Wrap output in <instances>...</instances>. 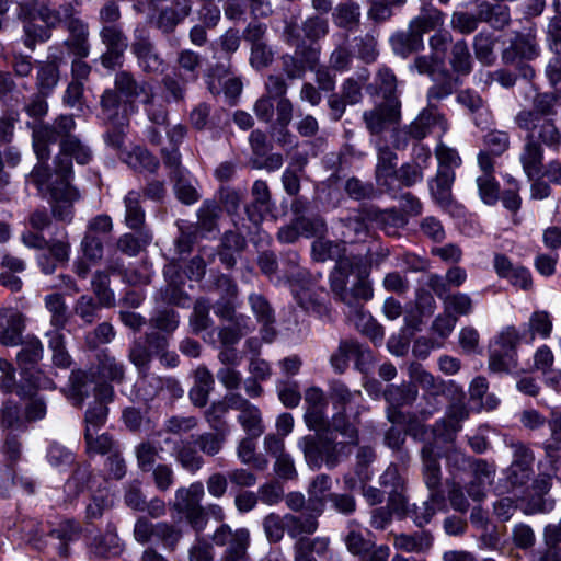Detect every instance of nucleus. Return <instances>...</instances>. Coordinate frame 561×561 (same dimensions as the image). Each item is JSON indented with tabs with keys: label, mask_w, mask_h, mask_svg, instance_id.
<instances>
[{
	"label": "nucleus",
	"mask_w": 561,
	"mask_h": 561,
	"mask_svg": "<svg viewBox=\"0 0 561 561\" xmlns=\"http://www.w3.org/2000/svg\"><path fill=\"white\" fill-rule=\"evenodd\" d=\"M511 145L510 134L504 130L493 129L483 137V146L479 153H485L490 159L502 156Z\"/></svg>",
	"instance_id": "nucleus-53"
},
{
	"label": "nucleus",
	"mask_w": 561,
	"mask_h": 561,
	"mask_svg": "<svg viewBox=\"0 0 561 561\" xmlns=\"http://www.w3.org/2000/svg\"><path fill=\"white\" fill-rule=\"evenodd\" d=\"M479 18L492 27L502 30L510 22V11L504 4L482 3L479 9Z\"/></svg>",
	"instance_id": "nucleus-55"
},
{
	"label": "nucleus",
	"mask_w": 561,
	"mask_h": 561,
	"mask_svg": "<svg viewBox=\"0 0 561 561\" xmlns=\"http://www.w3.org/2000/svg\"><path fill=\"white\" fill-rule=\"evenodd\" d=\"M22 340L20 320L15 317H0V343L5 346H16Z\"/></svg>",
	"instance_id": "nucleus-64"
},
{
	"label": "nucleus",
	"mask_w": 561,
	"mask_h": 561,
	"mask_svg": "<svg viewBox=\"0 0 561 561\" xmlns=\"http://www.w3.org/2000/svg\"><path fill=\"white\" fill-rule=\"evenodd\" d=\"M478 164L483 172L482 175L477 178V186L480 198L486 205H495L500 198V186L494 173V161L485 153L478 154Z\"/></svg>",
	"instance_id": "nucleus-22"
},
{
	"label": "nucleus",
	"mask_w": 561,
	"mask_h": 561,
	"mask_svg": "<svg viewBox=\"0 0 561 561\" xmlns=\"http://www.w3.org/2000/svg\"><path fill=\"white\" fill-rule=\"evenodd\" d=\"M19 345H21V350L16 355V360L21 374L26 376L43 358L44 347L41 340L34 335L26 336Z\"/></svg>",
	"instance_id": "nucleus-33"
},
{
	"label": "nucleus",
	"mask_w": 561,
	"mask_h": 561,
	"mask_svg": "<svg viewBox=\"0 0 561 561\" xmlns=\"http://www.w3.org/2000/svg\"><path fill=\"white\" fill-rule=\"evenodd\" d=\"M527 135H533L542 147H547L553 152L561 150V128L552 118H545L535 124L534 129L523 130Z\"/></svg>",
	"instance_id": "nucleus-34"
},
{
	"label": "nucleus",
	"mask_w": 561,
	"mask_h": 561,
	"mask_svg": "<svg viewBox=\"0 0 561 561\" xmlns=\"http://www.w3.org/2000/svg\"><path fill=\"white\" fill-rule=\"evenodd\" d=\"M221 215V207L215 199H206L197 210L198 227L205 232H213L217 228V220Z\"/></svg>",
	"instance_id": "nucleus-57"
},
{
	"label": "nucleus",
	"mask_w": 561,
	"mask_h": 561,
	"mask_svg": "<svg viewBox=\"0 0 561 561\" xmlns=\"http://www.w3.org/2000/svg\"><path fill=\"white\" fill-rule=\"evenodd\" d=\"M539 55V48L535 38L530 35L517 34L507 48L502 53V60L506 65H518L522 77L530 79L534 77V69L523 64L522 60H531Z\"/></svg>",
	"instance_id": "nucleus-12"
},
{
	"label": "nucleus",
	"mask_w": 561,
	"mask_h": 561,
	"mask_svg": "<svg viewBox=\"0 0 561 561\" xmlns=\"http://www.w3.org/2000/svg\"><path fill=\"white\" fill-rule=\"evenodd\" d=\"M226 399L230 409L239 412L237 421L245 434L260 437L265 431L260 408L238 392H228Z\"/></svg>",
	"instance_id": "nucleus-13"
},
{
	"label": "nucleus",
	"mask_w": 561,
	"mask_h": 561,
	"mask_svg": "<svg viewBox=\"0 0 561 561\" xmlns=\"http://www.w3.org/2000/svg\"><path fill=\"white\" fill-rule=\"evenodd\" d=\"M141 195L137 191H129L123 199L125 207L124 221L131 230L144 229L146 213L140 204Z\"/></svg>",
	"instance_id": "nucleus-41"
},
{
	"label": "nucleus",
	"mask_w": 561,
	"mask_h": 561,
	"mask_svg": "<svg viewBox=\"0 0 561 561\" xmlns=\"http://www.w3.org/2000/svg\"><path fill=\"white\" fill-rule=\"evenodd\" d=\"M85 451L89 456L113 454L119 445L108 433L84 432Z\"/></svg>",
	"instance_id": "nucleus-48"
},
{
	"label": "nucleus",
	"mask_w": 561,
	"mask_h": 561,
	"mask_svg": "<svg viewBox=\"0 0 561 561\" xmlns=\"http://www.w3.org/2000/svg\"><path fill=\"white\" fill-rule=\"evenodd\" d=\"M163 442L165 445H172L171 455L184 470L195 473L204 466V458L193 446V438L182 439L168 436Z\"/></svg>",
	"instance_id": "nucleus-21"
},
{
	"label": "nucleus",
	"mask_w": 561,
	"mask_h": 561,
	"mask_svg": "<svg viewBox=\"0 0 561 561\" xmlns=\"http://www.w3.org/2000/svg\"><path fill=\"white\" fill-rule=\"evenodd\" d=\"M367 129L371 134H380L388 124L397 123L400 118L399 104H386L364 113Z\"/></svg>",
	"instance_id": "nucleus-30"
},
{
	"label": "nucleus",
	"mask_w": 561,
	"mask_h": 561,
	"mask_svg": "<svg viewBox=\"0 0 561 561\" xmlns=\"http://www.w3.org/2000/svg\"><path fill=\"white\" fill-rule=\"evenodd\" d=\"M432 80L434 84L427 90V105L425 108H430L432 112H439L438 103L454 93L457 79L453 78L448 71L444 70Z\"/></svg>",
	"instance_id": "nucleus-36"
},
{
	"label": "nucleus",
	"mask_w": 561,
	"mask_h": 561,
	"mask_svg": "<svg viewBox=\"0 0 561 561\" xmlns=\"http://www.w3.org/2000/svg\"><path fill=\"white\" fill-rule=\"evenodd\" d=\"M376 181L387 192H396V172L398 157L388 146L377 147Z\"/></svg>",
	"instance_id": "nucleus-26"
},
{
	"label": "nucleus",
	"mask_w": 561,
	"mask_h": 561,
	"mask_svg": "<svg viewBox=\"0 0 561 561\" xmlns=\"http://www.w3.org/2000/svg\"><path fill=\"white\" fill-rule=\"evenodd\" d=\"M93 380L91 374L84 370H73L69 377L67 397L73 405L81 407L85 398L89 397Z\"/></svg>",
	"instance_id": "nucleus-44"
},
{
	"label": "nucleus",
	"mask_w": 561,
	"mask_h": 561,
	"mask_svg": "<svg viewBox=\"0 0 561 561\" xmlns=\"http://www.w3.org/2000/svg\"><path fill=\"white\" fill-rule=\"evenodd\" d=\"M457 102L467 107L473 115V122L482 127L489 121V112L484 108V102L480 94L472 90H462L457 94Z\"/></svg>",
	"instance_id": "nucleus-46"
},
{
	"label": "nucleus",
	"mask_w": 561,
	"mask_h": 561,
	"mask_svg": "<svg viewBox=\"0 0 561 561\" xmlns=\"http://www.w3.org/2000/svg\"><path fill=\"white\" fill-rule=\"evenodd\" d=\"M65 25L69 32V37L65 45L76 57L85 58L90 53L89 27L80 18L68 15Z\"/></svg>",
	"instance_id": "nucleus-24"
},
{
	"label": "nucleus",
	"mask_w": 561,
	"mask_h": 561,
	"mask_svg": "<svg viewBox=\"0 0 561 561\" xmlns=\"http://www.w3.org/2000/svg\"><path fill=\"white\" fill-rule=\"evenodd\" d=\"M444 21L445 14L440 10L431 3H423L420 13L410 21V26L420 31L423 36L424 33L442 26Z\"/></svg>",
	"instance_id": "nucleus-42"
},
{
	"label": "nucleus",
	"mask_w": 561,
	"mask_h": 561,
	"mask_svg": "<svg viewBox=\"0 0 561 561\" xmlns=\"http://www.w3.org/2000/svg\"><path fill=\"white\" fill-rule=\"evenodd\" d=\"M81 531V525L75 519H64L49 531L50 537L60 541L58 546L59 556L65 558L69 556L68 545L77 541Z\"/></svg>",
	"instance_id": "nucleus-40"
},
{
	"label": "nucleus",
	"mask_w": 561,
	"mask_h": 561,
	"mask_svg": "<svg viewBox=\"0 0 561 561\" xmlns=\"http://www.w3.org/2000/svg\"><path fill=\"white\" fill-rule=\"evenodd\" d=\"M207 87L211 94L224 93L229 104H234L242 91V82L230 75L229 66L216 65L207 77Z\"/></svg>",
	"instance_id": "nucleus-18"
},
{
	"label": "nucleus",
	"mask_w": 561,
	"mask_h": 561,
	"mask_svg": "<svg viewBox=\"0 0 561 561\" xmlns=\"http://www.w3.org/2000/svg\"><path fill=\"white\" fill-rule=\"evenodd\" d=\"M36 80L39 93L48 95L58 83V67L50 62H41L37 68Z\"/></svg>",
	"instance_id": "nucleus-62"
},
{
	"label": "nucleus",
	"mask_w": 561,
	"mask_h": 561,
	"mask_svg": "<svg viewBox=\"0 0 561 561\" xmlns=\"http://www.w3.org/2000/svg\"><path fill=\"white\" fill-rule=\"evenodd\" d=\"M137 233H124L117 240V248L128 256H136L152 241V233L147 229L136 230Z\"/></svg>",
	"instance_id": "nucleus-47"
},
{
	"label": "nucleus",
	"mask_w": 561,
	"mask_h": 561,
	"mask_svg": "<svg viewBox=\"0 0 561 561\" xmlns=\"http://www.w3.org/2000/svg\"><path fill=\"white\" fill-rule=\"evenodd\" d=\"M251 196L252 201L247 205L245 213L250 221L259 225L274 210V203L267 183L263 180H256L252 185Z\"/></svg>",
	"instance_id": "nucleus-19"
},
{
	"label": "nucleus",
	"mask_w": 561,
	"mask_h": 561,
	"mask_svg": "<svg viewBox=\"0 0 561 561\" xmlns=\"http://www.w3.org/2000/svg\"><path fill=\"white\" fill-rule=\"evenodd\" d=\"M390 45L396 55L407 58L411 54L423 49L424 41L420 31L412 28L394 33L390 37Z\"/></svg>",
	"instance_id": "nucleus-35"
},
{
	"label": "nucleus",
	"mask_w": 561,
	"mask_h": 561,
	"mask_svg": "<svg viewBox=\"0 0 561 561\" xmlns=\"http://www.w3.org/2000/svg\"><path fill=\"white\" fill-rule=\"evenodd\" d=\"M393 546L405 552H425L433 546V536L427 530H420L413 534H399L394 536Z\"/></svg>",
	"instance_id": "nucleus-38"
},
{
	"label": "nucleus",
	"mask_w": 561,
	"mask_h": 561,
	"mask_svg": "<svg viewBox=\"0 0 561 561\" xmlns=\"http://www.w3.org/2000/svg\"><path fill=\"white\" fill-rule=\"evenodd\" d=\"M550 438L543 443L546 456L549 459L554 476L561 480V413L552 412L548 421Z\"/></svg>",
	"instance_id": "nucleus-28"
},
{
	"label": "nucleus",
	"mask_w": 561,
	"mask_h": 561,
	"mask_svg": "<svg viewBox=\"0 0 561 561\" xmlns=\"http://www.w3.org/2000/svg\"><path fill=\"white\" fill-rule=\"evenodd\" d=\"M125 162L135 171L154 173L159 168V160L146 148L137 146L126 156Z\"/></svg>",
	"instance_id": "nucleus-50"
},
{
	"label": "nucleus",
	"mask_w": 561,
	"mask_h": 561,
	"mask_svg": "<svg viewBox=\"0 0 561 561\" xmlns=\"http://www.w3.org/2000/svg\"><path fill=\"white\" fill-rule=\"evenodd\" d=\"M72 159L82 165L93 159L91 147L78 137L66 138L60 144V152L54 160L53 174H48L42 163L32 171V178L38 187L48 185L53 216L66 222L72 220L73 203L80 198L78 190L70 184Z\"/></svg>",
	"instance_id": "nucleus-2"
},
{
	"label": "nucleus",
	"mask_w": 561,
	"mask_h": 561,
	"mask_svg": "<svg viewBox=\"0 0 561 561\" xmlns=\"http://www.w3.org/2000/svg\"><path fill=\"white\" fill-rule=\"evenodd\" d=\"M91 286L99 304L111 307L115 302L114 291L110 288V275L104 271H96L92 277Z\"/></svg>",
	"instance_id": "nucleus-58"
},
{
	"label": "nucleus",
	"mask_w": 561,
	"mask_h": 561,
	"mask_svg": "<svg viewBox=\"0 0 561 561\" xmlns=\"http://www.w3.org/2000/svg\"><path fill=\"white\" fill-rule=\"evenodd\" d=\"M416 397L417 389L413 383L387 386L383 391V398L389 404L387 409L388 420L392 424L403 423L405 417L399 409L404 405H411L415 401Z\"/></svg>",
	"instance_id": "nucleus-16"
},
{
	"label": "nucleus",
	"mask_w": 561,
	"mask_h": 561,
	"mask_svg": "<svg viewBox=\"0 0 561 561\" xmlns=\"http://www.w3.org/2000/svg\"><path fill=\"white\" fill-rule=\"evenodd\" d=\"M454 181L455 171H448L447 169L437 171L435 178L428 181L432 197L443 208L451 204V186Z\"/></svg>",
	"instance_id": "nucleus-37"
},
{
	"label": "nucleus",
	"mask_w": 561,
	"mask_h": 561,
	"mask_svg": "<svg viewBox=\"0 0 561 561\" xmlns=\"http://www.w3.org/2000/svg\"><path fill=\"white\" fill-rule=\"evenodd\" d=\"M254 329L250 317H238L237 321L228 322L227 325L214 328L207 331L203 339L205 342L216 346L219 342L221 346H234L239 341Z\"/></svg>",
	"instance_id": "nucleus-17"
},
{
	"label": "nucleus",
	"mask_w": 561,
	"mask_h": 561,
	"mask_svg": "<svg viewBox=\"0 0 561 561\" xmlns=\"http://www.w3.org/2000/svg\"><path fill=\"white\" fill-rule=\"evenodd\" d=\"M523 170L529 180H533L542 171L543 147L535 140L533 135L525 136V144L519 154Z\"/></svg>",
	"instance_id": "nucleus-27"
},
{
	"label": "nucleus",
	"mask_w": 561,
	"mask_h": 561,
	"mask_svg": "<svg viewBox=\"0 0 561 561\" xmlns=\"http://www.w3.org/2000/svg\"><path fill=\"white\" fill-rule=\"evenodd\" d=\"M113 506V496L108 491H99L92 495L89 503L85 506V519L92 523L103 516L105 512L111 510Z\"/></svg>",
	"instance_id": "nucleus-63"
},
{
	"label": "nucleus",
	"mask_w": 561,
	"mask_h": 561,
	"mask_svg": "<svg viewBox=\"0 0 561 561\" xmlns=\"http://www.w3.org/2000/svg\"><path fill=\"white\" fill-rule=\"evenodd\" d=\"M289 289L297 305L307 313L331 320V308L324 290L317 286L308 271H298L289 278Z\"/></svg>",
	"instance_id": "nucleus-5"
},
{
	"label": "nucleus",
	"mask_w": 561,
	"mask_h": 561,
	"mask_svg": "<svg viewBox=\"0 0 561 561\" xmlns=\"http://www.w3.org/2000/svg\"><path fill=\"white\" fill-rule=\"evenodd\" d=\"M512 448L514 459L505 471V485L503 486L502 492L510 493L516 499L524 500L530 495L529 482L534 474V455L531 450L522 443L513 444Z\"/></svg>",
	"instance_id": "nucleus-7"
},
{
	"label": "nucleus",
	"mask_w": 561,
	"mask_h": 561,
	"mask_svg": "<svg viewBox=\"0 0 561 561\" xmlns=\"http://www.w3.org/2000/svg\"><path fill=\"white\" fill-rule=\"evenodd\" d=\"M450 66L459 75H468L471 71V55L466 41H457L451 48Z\"/></svg>",
	"instance_id": "nucleus-61"
},
{
	"label": "nucleus",
	"mask_w": 561,
	"mask_h": 561,
	"mask_svg": "<svg viewBox=\"0 0 561 561\" xmlns=\"http://www.w3.org/2000/svg\"><path fill=\"white\" fill-rule=\"evenodd\" d=\"M446 496L444 491H430L426 500L421 504L413 503L407 506L410 518L417 527L427 525L437 512L446 511Z\"/></svg>",
	"instance_id": "nucleus-20"
},
{
	"label": "nucleus",
	"mask_w": 561,
	"mask_h": 561,
	"mask_svg": "<svg viewBox=\"0 0 561 561\" xmlns=\"http://www.w3.org/2000/svg\"><path fill=\"white\" fill-rule=\"evenodd\" d=\"M205 495L204 485L196 481L188 486H181L174 493L172 508L180 514L187 524L199 534L208 522L206 508L202 505Z\"/></svg>",
	"instance_id": "nucleus-8"
},
{
	"label": "nucleus",
	"mask_w": 561,
	"mask_h": 561,
	"mask_svg": "<svg viewBox=\"0 0 561 561\" xmlns=\"http://www.w3.org/2000/svg\"><path fill=\"white\" fill-rule=\"evenodd\" d=\"M331 488L332 480L330 476L325 473L316 476L307 489V511L317 512L318 515H322L328 502V492Z\"/></svg>",
	"instance_id": "nucleus-31"
},
{
	"label": "nucleus",
	"mask_w": 561,
	"mask_h": 561,
	"mask_svg": "<svg viewBox=\"0 0 561 561\" xmlns=\"http://www.w3.org/2000/svg\"><path fill=\"white\" fill-rule=\"evenodd\" d=\"M528 329L522 333V339L525 343L531 344L536 335L547 339L552 330V321L546 311L534 312L527 324Z\"/></svg>",
	"instance_id": "nucleus-49"
},
{
	"label": "nucleus",
	"mask_w": 561,
	"mask_h": 561,
	"mask_svg": "<svg viewBox=\"0 0 561 561\" xmlns=\"http://www.w3.org/2000/svg\"><path fill=\"white\" fill-rule=\"evenodd\" d=\"M340 244L325 239L312 242V254L317 261L336 259L330 274V288L335 298L352 312L362 313V307L374 296L369 279L370 264L362 255L341 256Z\"/></svg>",
	"instance_id": "nucleus-1"
},
{
	"label": "nucleus",
	"mask_w": 561,
	"mask_h": 561,
	"mask_svg": "<svg viewBox=\"0 0 561 561\" xmlns=\"http://www.w3.org/2000/svg\"><path fill=\"white\" fill-rule=\"evenodd\" d=\"M347 550L360 561H388L390 548L386 545L376 546L373 534L352 520L344 535Z\"/></svg>",
	"instance_id": "nucleus-10"
},
{
	"label": "nucleus",
	"mask_w": 561,
	"mask_h": 561,
	"mask_svg": "<svg viewBox=\"0 0 561 561\" xmlns=\"http://www.w3.org/2000/svg\"><path fill=\"white\" fill-rule=\"evenodd\" d=\"M125 364L118 360L108 348H103L96 354L95 374L99 378L122 383L125 378Z\"/></svg>",
	"instance_id": "nucleus-29"
},
{
	"label": "nucleus",
	"mask_w": 561,
	"mask_h": 561,
	"mask_svg": "<svg viewBox=\"0 0 561 561\" xmlns=\"http://www.w3.org/2000/svg\"><path fill=\"white\" fill-rule=\"evenodd\" d=\"M45 307L50 313V325L53 328H65L68 322L67 305L64 296L58 293L46 295Z\"/></svg>",
	"instance_id": "nucleus-56"
},
{
	"label": "nucleus",
	"mask_w": 561,
	"mask_h": 561,
	"mask_svg": "<svg viewBox=\"0 0 561 561\" xmlns=\"http://www.w3.org/2000/svg\"><path fill=\"white\" fill-rule=\"evenodd\" d=\"M76 122L72 115H59L51 124H38L33 129V148L39 163H46L50 157L49 145L66 138H75L72 131Z\"/></svg>",
	"instance_id": "nucleus-9"
},
{
	"label": "nucleus",
	"mask_w": 561,
	"mask_h": 561,
	"mask_svg": "<svg viewBox=\"0 0 561 561\" xmlns=\"http://www.w3.org/2000/svg\"><path fill=\"white\" fill-rule=\"evenodd\" d=\"M360 7L356 2H343L335 7L332 18L334 24L348 32L356 31L360 23Z\"/></svg>",
	"instance_id": "nucleus-43"
},
{
	"label": "nucleus",
	"mask_w": 561,
	"mask_h": 561,
	"mask_svg": "<svg viewBox=\"0 0 561 561\" xmlns=\"http://www.w3.org/2000/svg\"><path fill=\"white\" fill-rule=\"evenodd\" d=\"M217 546H226L225 553L247 557L250 543V531L247 528L232 530L228 525H221L214 534Z\"/></svg>",
	"instance_id": "nucleus-25"
},
{
	"label": "nucleus",
	"mask_w": 561,
	"mask_h": 561,
	"mask_svg": "<svg viewBox=\"0 0 561 561\" xmlns=\"http://www.w3.org/2000/svg\"><path fill=\"white\" fill-rule=\"evenodd\" d=\"M410 379L417 383L430 396L436 397L443 392V382L426 371L419 363H411L408 367Z\"/></svg>",
	"instance_id": "nucleus-52"
},
{
	"label": "nucleus",
	"mask_w": 561,
	"mask_h": 561,
	"mask_svg": "<svg viewBox=\"0 0 561 561\" xmlns=\"http://www.w3.org/2000/svg\"><path fill=\"white\" fill-rule=\"evenodd\" d=\"M135 39L131 44V51L136 56L138 66L149 73L163 71L164 61L156 51L149 35L144 27H137L134 32Z\"/></svg>",
	"instance_id": "nucleus-14"
},
{
	"label": "nucleus",
	"mask_w": 561,
	"mask_h": 561,
	"mask_svg": "<svg viewBox=\"0 0 561 561\" xmlns=\"http://www.w3.org/2000/svg\"><path fill=\"white\" fill-rule=\"evenodd\" d=\"M90 549L91 553L100 558L116 557L123 550L121 539L115 533H106L103 536L95 537Z\"/></svg>",
	"instance_id": "nucleus-54"
},
{
	"label": "nucleus",
	"mask_w": 561,
	"mask_h": 561,
	"mask_svg": "<svg viewBox=\"0 0 561 561\" xmlns=\"http://www.w3.org/2000/svg\"><path fill=\"white\" fill-rule=\"evenodd\" d=\"M448 127L444 114L424 107L409 125L392 130V145L398 150H404L411 141L423 140L436 128L445 134Z\"/></svg>",
	"instance_id": "nucleus-6"
},
{
	"label": "nucleus",
	"mask_w": 561,
	"mask_h": 561,
	"mask_svg": "<svg viewBox=\"0 0 561 561\" xmlns=\"http://www.w3.org/2000/svg\"><path fill=\"white\" fill-rule=\"evenodd\" d=\"M139 10H144L142 7H157L162 2H170L171 7H167L161 10L158 19L157 26L164 33H170L174 27L182 22L191 13L190 0H136Z\"/></svg>",
	"instance_id": "nucleus-15"
},
{
	"label": "nucleus",
	"mask_w": 561,
	"mask_h": 561,
	"mask_svg": "<svg viewBox=\"0 0 561 561\" xmlns=\"http://www.w3.org/2000/svg\"><path fill=\"white\" fill-rule=\"evenodd\" d=\"M178 76L185 82H194L198 79V71L202 64L199 54L183 49L178 55Z\"/></svg>",
	"instance_id": "nucleus-51"
},
{
	"label": "nucleus",
	"mask_w": 561,
	"mask_h": 561,
	"mask_svg": "<svg viewBox=\"0 0 561 561\" xmlns=\"http://www.w3.org/2000/svg\"><path fill=\"white\" fill-rule=\"evenodd\" d=\"M317 512L307 511L300 515L285 514L286 533L293 539L299 540L312 535L319 526Z\"/></svg>",
	"instance_id": "nucleus-32"
},
{
	"label": "nucleus",
	"mask_w": 561,
	"mask_h": 561,
	"mask_svg": "<svg viewBox=\"0 0 561 561\" xmlns=\"http://www.w3.org/2000/svg\"><path fill=\"white\" fill-rule=\"evenodd\" d=\"M341 234L344 243H356L366 239L368 228L359 216L348 217L342 220Z\"/></svg>",
	"instance_id": "nucleus-59"
},
{
	"label": "nucleus",
	"mask_w": 561,
	"mask_h": 561,
	"mask_svg": "<svg viewBox=\"0 0 561 561\" xmlns=\"http://www.w3.org/2000/svg\"><path fill=\"white\" fill-rule=\"evenodd\" d=\"M100 36L107 49L114 51L116 55H123L128 46L127 37L123 34L122 28L117 24L103 26Z\"/></svg>",
	"instance_id": "nucleus-60"
},
{
	"label": "nucleus",
	"mask_w": 561,
	"mask_h": 561,
	"mask_svg": "<svg viewBox=\"0 0 561 561\" xmlns=\"http://www.w3.org/2000/svg\"><path fill=\"white\" fill-rule=\"evenodd\" d=\"M350 445V439L336 442L330 430L314 435H306L298 440V447L304 453L306 462L313 470H318L322 466L328 469L335 468L341 458L350 454L346 450ZM352 446L354 445L352 444Z\"/></svg>",
	"instance_id": "nucleus-3"
},
{
	"label": "nucleus",
	"mask_w": 561,
	"mask_h": 561,
	"mask_svg": "<svg viewBox=\"0 0 561 561\" xmlns=\"http://www.w3.org/2000/svg\"><path fill=\"white\" fill-rule=\"evenodd\" d=\"M370 77L366 68L358 70L354 76L343 80L340 94L348 102L350 105L358 104L363 99V88L366 85Z\"/></svg>",
	"instance_id": "nucleus-45"
},
{
	"label": "nucleus",
	"mask_w": 561,
	"mask_h": 561,
	"mask_svg": "<svg viewBox=\"0 0 561 561\" xmlns=\"http://www.w3.org/2000/svg\"><path fill=\"white\" fill-rule=\"evenodd\" d=\"M115 90L128 100L140 99L142 103H150L154 98L153 88L147 81H137L125 70L118 71L114 80Z\"/></svg>",
	"instance_id": "nucleus-23"
},
{
	"label": "nucleus",
	"mask_w": 561,
	"mask_h": 561,
	"mask_svg": "<svg viewBox=\"0 0 561 561\" xmlns=\"http://www.w3.org/2000/svg\"><path fill=\"white\" fill-rule=\"evenodd\" d=\"M423 477L428 491H443L440 488V465L438 458L434 454L431 444H426L422 448Z\"/></svg>",
	"instance_id": "nucleus-39"
},
{
	"label": "nucleus",
	"mask_w": 561,
	"mask_h": 561,
	"mask_svg": "<svg viewBox=\"0 0 561 561\" xmlns=\"http://www.w3.org/2000/svg\"><path fill=\"white\" fill-rule=\"evenodd\" d=\"M561 105V93H536L533 108H523L514 117V123L520 130L534 129L535 124L557 114L556 106Z\"/></svg>",
	"instance_id": "nucleus-11"
},
{
	"label": "nucleus",
	"mask_w": 561,
	"mask_h": 561,
	"mask_svg": "<svg viewBox=\"0 0 561 561\" xmlns=\"http://www.w3.org/2000/svg\"><path fill=\"white\" fill-rule=\"evenodd\" d=\"M329 398L335 410L332 415V430L340 433L345 439H350L351 444L358 445V430L354 423L348 421L347 410L356 408V415L359 414L362 392L350 390L341 381H333L330 383Z\"/></svg>",
	"instance_id": "nucleus-4"
}]
</instances>
